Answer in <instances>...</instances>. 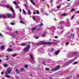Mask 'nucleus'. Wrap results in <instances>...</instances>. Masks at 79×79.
Masks as SVG:
<instances>
[{"mask_svg":"<svg viewBox=\"0 0 79 79\" xmlns=\"http://www.w3.org/2000/svg\"><path fill=\"white\" fill-rule=\"evenodd\" d=\"M30 45H27V48H25L24 49V50L27 52L29 50V49H30Z\"/></svg>","mask_w":79,"mask_h":79,"instance_id":"obj_4","label":"nucleus"},{"mask_svg":"<svg viewBox=\"0 0 79 79\" xmlns=\"http://www.w3.org/2000/svg\"><path fill=\"white\" fill-rule=\"evenodd\" d=\"M24 67H25V68H27V67H28V65H26L24 66Z\"/></svg>","mask_w":79,"mask_h":79,"instance_id":"obj_22","label":"nucleus"},{"mask_svg":"<svg viewBox=\"0 0 79 79\" xmlns=\"http://www.w3.org/2000/svg\"><path fill=\"white\" fill-rule=\"evenodd\" d=\"M10 9L12 11H13V12H15V10H14L13 9V7H10Z\"/></svg>","mask_w":79,"mask_h":79,"instance_id":"obj_12","label":"nucleus"},{"mask_svg":"<svg viewBox=\"0 0 79 79\" xmlns=\"http://www.w3.org/2000/svg\"><path fill=\"white\" fill-rule=\"evenodd\" d=\"M31 58V60H33V59L34 58V57H33V55L31 54H30Z\"/></svg>","mask_w":79,"mask_h":79,"instance_id":"obj_8","label":"nucleus"},{"mask_svg":"<svg viewBox=\"0 0 79 79\" xmlns=\"http://www.w3.org/2000/svg\"><path fill=\"white\" fill-rule=\"evenodd\" d=\"M24 69L23 68H22L20 69L21 71H24Z\"/></svg>","mask_w":79,"mask_h":79,"instance_id":"obj_23","label":"nucleus"},{"mask_svg":"<svg viewBox=\"0 0 79 79\" xmlns=\"http://www.w3.org/2000/svg\"><path fill=\"white\" fill-rule=\"evenodd\" d=\"M66 15L67 14L66 13H63L62 14V16H66Z\"/></svg>","mask_w":79,"mask_h":79,"instance_id":"obj_13","label":"nucleus"},{"mask_svg":"<svg viewBox=\"0 0 79 79\" xmlns=\"http://www.w3.org/2000/svg\"><path fill=\"white\" fill-rule=\"evenodd\" d=\"M36 29V28L35 27H34L32 28V30L33 31H34V30H35V29Z\"/></svg>","mask_w":79,"mask_h":79,"instance_id":"obj_26","label":"nucleus"},{"mask_svg":"<svg viewBox=\"0 0 79 79\" xmlns=\"http://www.w3.org/2000/svg\"><path fill=\"white\" fill-rule=\"evenodd\" d=\"M66 45H69V42H67L66 43Z\"/></svg>","mask_w":79,"mask_h":79,"instance_id":"obj_34","label":"nucleus"},{"mask_svg":"<svg viewBox=\"0 0 79 79\" xmlns=\"http://www.w3.org/2000/svg\"><path fill=\"white\" fill-rule=\"evenodd\" d=\"M37 30V31H39V30L40 31V28L39 29H38Z\"/></svg>","mask_w":79,"mask_h":79,"instance_id":"obj_53","label":"nucleus"},{"mask_svg":"<svg viewBox=\"0 0 79 79\" xmlns=\"http://www.w3.org/2000/svg\"><path fill=\"white\" fill-rule=\"evenodd\" d=\"M78 62H75L74 63V64H77Z\"/></svg>","mask_w":79,"mask_h":79,"instance_id":"obj_28","label":"nucleus"},{"mask_svg":"<svg viewBox=\"0 0 79 79\" xmlns=\"http://www.w3.org/2000/svg\"><path fill=\"white\" fill-rule=\"evenodd\" d=\"M49 79H53V78H52V77H49Z\"/></svg>","mask_w":79,"mask_h":79,"instance_id":"obj_51","label":"nucleus"},{"mask_svg":"<svg viewBox=\"0 0 79 79\" xmlns=\"http://www.w3.org/2000/svg\"><path fill=\"white\" fill-rule=\"evenodd\" d=\"M46 71H49V70H50V69H46Z\"/></svg>","mask_w":79,"mask_h":79,"instance_id":"obj_41","label":"nucleus"},{"mask_svg":"<svg viewBox=\"0 0 79 79\" xmlns=\"http://www.w3.org/2000/svg\"><path fill=\"white\" fill-rule=\"evenodd\" d=\"M13 3L15 4V5H18V3H16V1H13Z\"/></svg>","mask_w":79,"mask_h":79,"instance_id":"obj_20","label":"nucleus"},{"mask_svg":"<svg viewBox=\"0 0 79 79\" xmlns=\"http://www.w3.org/2000/svg\"><path fill=\"white\" fill-rule=\"evenodd\" d=\"M0 35L2 36V35L0 33Z\"/></svg>","mask_w":79,"mask_h":79,"instance_id":"obj_56","label":"nucleus"},{"mask_svg":"<svg viewBox=\"0 0 79 79\" xmlns=\"http://www.w3.org/2000/svg\"><path fill=\"white\" fill-rule=\"evenodd\" d=\"M1 74L2 75H3V74H4V72H2L1 73Z\"/></svg>","mask_w":79,"mask_h":79,"instance_id":"obj_42","label":"nucleus"},{"mask_svg":"<svg viewBox=\"0 0 79 79\" xmlns=\"http://www.w3.org/2000/svg\"><path fill=\"white\" fill-rule=\"evenodd\" d=\"M35 14H36V13H35V12L34 11L33 12V14L34 15H35Z\"/></svg>","mask_w":79,"mask_h":79,"instance_id":"obj_44","label":"nucleus"},{"mask_svg":"<svg viewBox=\"0 0 79 79\" xmlns=\"http://www.w3.org/2000/svg\"><path fill=\"white\" fill-rule=\"evenodd\" d=\"M11 37H12L13 38L15 37V35L14 34H13L12 35H11Z\"/></svg>","mask_w":79,"mask_h":79,"instance_id":"obj_17","label":"nucleus"},{"mask_svg":"<svg viewBox=\"0 0 79 79\" xmlns=\"http://www.w3.org/2000/svg\"><path fill=\"white\" fill-rule=\"evenodd\" d=\"M6 58H8V56H6Z\"/></svg>","mask_w":79,"mask_h":79,"instance_id":"obj_58","label":"nucleus"},{"mask_svg":"<svg viewBox=\"0 0 79 79\" xmlns=\"http://www.w3.org/2000/svg\"><path fill=\"white\" fill-rule=\"evenodd\" d=\"M45 34H43V37H45Z\"/></svg>","mask_w":79,"mask_h":79,"instance_id":"obj_36","label":"nucleus"},{"mask_svg":"<svg viewBox=\"0 0 79 79\" xmlns=\"http://www.w3.org/2000/svg\"><path fill=\"white\" fill-rule=\"evenodd\" d=\"M55 39H57V38H58V36H55Z\"/></svg>","mask_w":79,"mask_h":79,"instance_id":"obj_46","label":"nucleus"},{"mask_svg":"<svg viewBox=\"0 0 79 79\" xmlns=\"http://www.w3.org/2000/svg\"><path fill=\"white\" fill-rule=\"evenodd\" d=\"M13 49L11 48H8L7 49V51L8 52H13Z\"/></svg>","mask_w":79,"mask_h":79,"instance_id":"obj_5","label":"nucleus"},{"mask_svg":"<svg viewBox=\"0 0 79 79\" xmlns=\"http://www.w3.org/2000/svg\"><path fill=\"white\" fill-rule=\"evenodd\" d=\"M9 60V58H7V59H6V60Z\"/></svg>","mask_w":79,"mask_h":79,"instance_id":"obj_55","label":"nucleus"},{"mask_svg":"<svg viewBox=\"0 0 79 79\" xmlns=\"http://www.w3.org/2000/svg\"><path fill=\"white\" fill-rule=\"evenodd\" d=\"M43 63L44 65H46V64L45 63V62H44V61H43Z\"/></svg>","mask_w":79,"mask_h":79,"instance_id":"obj_25","label":"nucleus"},{"mask_svg":"<svg viewBox=\"0 0 79 79\" xmlns=\"http://www.w3.org/2000/svg\"><path fill=\"white\" fill-rule=\"evenodd\" d=\"M1 17H2V15H0V18H1Z\"/></svg>","mask_w":79,"mask_h":79,"instance_id":"obj_60","label":"nucleus"},{"mask_svg":"<svg viewBox=\"0 0 79 79\" xmlns=\"http://www.w3.org/2000/svg\"><path fill=\"white\" fill-rule=\"evenodd\" d=\"M64 23V22L61 21L60 23V24H63Z\"/></svg>","mask_w":79,"mask_h":79,"instance_id":"obj_32","label":"nucleus"},{"mask_svg":"<svg viewBox=\"0 0 79 79\" xmlns=\"http://www.w3.org/2000/svg\"><path fill=\"white\" fill-rule=\"evenodd\" d=\"M10 24H11V25H15V23H10Z\"/></svg>","mask_w":79,"mask_h":79,"instance_id":"obj_38","label":"nucleus"},{"mask_svg":"<svg viewBox=\"0 0 79 79\" xmlns=\"http://www.w3.org/2000/svg\"><path fill=\"white\" fill-rule=\"evenodd\" d=\"M13 71V68L12 67H10L7 69V71L5 72V75H8L11 73Z\"/></svg>","mask_w":79,"mask_h":79,"instance_id":"obj_1","label":"nucleus"},{"mask_svg":"<svg viewBox=\"0 0 79 79\" xmlns=\"http://www.w3.org/2000/svg\"><path fill=\"white\" fill-rule=\"evenodd\" d=\"M19 11H20V12H21V9H19Z\"/></svg>","mask_w":79,"mask_h":79,"instance_id":"obj_48","label":"nucleus"},{"mask_svg":"<svg viewBox=\"0 0 79 79\" xmlns=\"http://www.w3.org/2000/svg\"><path fill=\"white\" fill-rule=\"evenodd\" d=\"M39 38V36H37L35 37V39H38Z\"/></svg>","mask_w":79,"mask_h":79,"instance_id":"obj_33","label":"nucleus"},{"mask_svg":"<svg viewBox=\"0 0 79 79\" xmlns=\"http://www.w3.org/2000/svg\"><path fill=\"white\" fill-rule=\"evenodd\" d=\"M6 77H7V78H10V76L8 75H6Z\"/></svg>","mask_w":79,"mask_h":79,"instance_id":"obj_18","label":"nucleus"},{"mask_svg":"<svg viewBox=\"0 0 79 79\" xmlns=\"http://www.w3.org/2000/svg\"><path fill=\"white\" fill-rule=\"evenodd\" d=\"M11 56L13 57H14L15 56H17V54H15L14 55H12Z\"/></svg>","mask_w":79,"mask_h":79,"instance_id":"obj_15","label":"nucleus"},{"mask_svg":"<svg viewBox=\"0 0 79 79\" xmlns=\"http://www.w3.org/2000/svg\"><path fill=\"white\" fill-rule=\"evenodd\" d=\"M27 45V44H22V46H25Z\"/></svg>","mask_w":79,"mask_h":79,"instance_id":"obj_30","label":"nucleus"},{"mask_svg":"<svg viewBox=\"0 0 79 79\" xmlns=\"http://www.w3.org/2000/svg\"><path fill=\"white\" fill-rule=\"evenodd\" d=\"M20 23H24V22H23V21H20Z\"/></svg>","mask_w":79,"mask_h":79,"instance_id":"obj_37","label":"nucleus"},{"mask_svg":"<svg viewBox=\"0 0 79 79\" xmlns=\"http://www.w3.org/2000/svg\"><path fill=\"white\" fill-rule=\"evenodd\" d=\"M2 60H1V59H0V63H2Z\"/></svg>","mask_w":79,"mask_h":79,"instance_id":"obj_49","label":"nucleus"},{"mask_svg":"<svg viewBox=\"0 0 79 79\" xmlns=\"http://www.w3.org/2000/svg\"><path fill=\"white\" fill-rule=\"evenodd\" d=\"M23 13L24 14H26V11H25V10L24 9L23 10Z\"/></svg>","mask_w":79,"mask_h":79,"instance_id":"obj_31","label":"nucleus"},{"mask_svg":"<svg viewBox=\"0 0 79 79\" xmlns=\"http://www.w3.org/2000/svg\"><path fill=\"white\" fill-rule=\"evenodd\" d=\"M4 66L5 67H8V65L7 64H4Z\"/></svg>","mask_w":79,"mask_h":79,"instance_id":"obj_21","label":"nucleus"},{"mask_svg":"<svg viewBox=\"0 0 79 79\" xmlns=\"http://www.w3.org/2000/svg\"><path fill=\"white\" fill-rule=\"evenodd\" d=\"M15 71L17 73V74H19V70H18V69H16L15 70Z\"/></svg>","mask_w":79,"mask_h":79,"instance_id":"obj_9","label":"nucleus"},{"mask_svg":"<svg viewBox=\"0 0 79 79\" xmlns=\"http://www.w3.org/2000/svg\"><path fill=\"white\" fill-rule=\"evenodd\" d=\"M38 45H42V44H38Z\"/></svg>","mask_w":79,"mask_h":79,"instance_id":"obj_62","label":"nucleus"},{"mask_svg":"<svg viewBox=\"0 0 79 79\" xmlns=\"http://www.w3.org/2000/svg\"><path fill=\"white\" fill-rule=\"evenodd\" d=\"M2 16L3 17V18H4V19H5L6 18V16L4 15H2Z\"/></svg>","mask_w":79,"mask_h":79,"instance_id":"obj_14","label":"nucleus"},{"mask_svg":"<svg viewBox=\"0 0 79 79\" xmlns=\"http://www.w3.org/2000/svg\"><path fill=\"white\" fill-rule=\"evenodd\" d=\"M44 41H41L39 42L40 44H46L47 45H50L51 44H53V43H50V42L48 41L47 43H44Z\"/></svg>","mask_w":79,"mask_h":79,"instance_id":"obj_2","label":"nucleus"},{"mask_svg":"<svg viewBox=\"0 0 79 79\" xmlns=\"http://www.w3.org/2000/svg\"><path fill=\"white\" fill-rule=\"evenodd\" d=\"M71 35H73V37H74V34H73L72 33H71Z\"/></svg>","mask_w":79,"mask_h":79,"instance_id":"obj_39","label":"nucleus"},{"mask_svg":"<svg viewBox=\"0 0 79 79\" xmlns=\"http://www.w3.org/2000/svg\"><path fill=\"white\" fill-rule=\"evenodd\" d=\"M5 48V46L3 45H2L1 46V50H3L4 48Z\"/></svg>","mask_w":79,"mask_h":79,"instance_id":"obj_11","label":"nucleus"},{"mask_svg":"<svg viewBox=\"0 0 79 79\" xmlns=\"http://www.w3.org/2000/svg\"><path fill=\"white\" fill-rule=\"evenodd\" d=\"M17 33H18V31H16V33L17 34Z\"/></svg>","mask_w":79,"mask_h":79,"instance_id":"obj_57","label":"nucleus"},{"mask_svg":"<svg viewBox=\"0 0 79 79\" xmlns=\"http://www.w3.org/2000/svg\"><path fill=\"white\" fill-rule=\"evenodd\" d=\"M54 50V48H52L51 49V51H53V50Z\"/></svg>","mask_w":79,"mask_h":79,"instance_id":"obj_47","label":"nucleus"},{"mask_svg":"<svg viewBox=\"0 0 79 79\" xmlns=\"http://www.w3.org/2000/svg\"><path fill=\"white\" fill-rule=\"evenodd\" d=\"M74 16V15H73V16L71 18H72V19H73V18Z\"/></svg>","mask_w":79,"mask_h":79,"instance_id":"obj_45","label":"nucleus"},{"mask_svg":"<svg viewBox=\"0 0 79 79\" xmlns=\"http://www.w3.org/2000/svg\"><path fill=\"white\" fill-rule=\"evenodd\" d=\"M60 68V65H58L56 68L54 69H52L51 70V71H52V72H53V71H57V70H58V69L59 68Z\"/></svg>","mask_w":79,"mask_h":79,"instance_id":"obj_3","label":"nucleus"},{"mask_svg":"<svg viewBox=\"0 0 79 79\" xmlns=\"http://www.w3.org/2000/svg\"><path fill=\"white\" fill-rule=\"evenodd\" d=\"M68 2H69L70 1V0H67Z\"/></svg>","mask_w":79,"mask_h":79,"instance_id":"obj_61","label":"nucleus"},{"mask_svg":"<svg viewBox=\"0 0 79 79\" xmlns=\"http://www.w3.org/2000/svg\"><path fill=\"white\" fill-rule=\"evenodd\" d=\"M53 40V41H56V40Z\"/></svg>","mask_w":79,"mask_h":79,"instance_id":"obj_59","label":"nucleus"},{"mask_svg":"<svg viewBox=\"0 0 79 79\" xmlns=\"http://www.w3.org/2000/svg\"><path fill=\"white\" fill-rule=\"evenodd\" d=\"M76 13H77V14L79 13V10L76 11Z\"/></svg>","mask_w":79,"mask_h":79,"instance_id":"obj_35","label":"nucleus"},{"mask_svg":"<svg viewBox=\"0 0 79 79\" xmlns=\"http://www.w3.org/2000/svg\"><path fill=\"white\" fill-rule=\"evenodd\" d=\"M33 19L34 21H35V17H33Z\"/></svg>","mask_w":79,"mask_h":79,"instance_id":"obj_29","label":"nucleus"},{"mask_svg":"<svg viewBox=\"0 0 79 79\" xmlns=\"http://www.w3.org/2000/svg\"><path fill=\"white\" fill-rule=\"evenodd\" d=\"M36 11L37 15H39V11L38 10H36Z\"/></svg>","mask_w":79,"mask_h":79,"instance_id":"obj_16","label":"nucleus"},{"mask_svg":"<svg viewBox=\"0 0 79 79\" xmlns=\"http://www.w3.org/2000/svg\"><path fill=\"white\" fill-rule=\"evenodd\" d=\"M25 7H27V6L26 4H25Z\"/></svg>","mask_w":79,"mask_h":79,"instance_id":"obj_54","label":"nucleus"},{"mask_svg":"<svg viewBox=\"0 0 79 79\" xmlns=\"http://www.w3.org/2000/svg\"><path fill=\"white\" fill-rule=\"evenodd\" d=\"M43 23H42L40 24L39 25V27H42L43 26Z\"/></svg>","mask_w":79,"mask_h":79,"instance_id":"obj_19","label":"nucleus"},{"mask_svg":"<svg viewBox=\"0 0 79 79\" xmlns=\"http://www.w3.org/2000/svg\"><path fill=\"white\" fill-rule=\"evenodd\" d=\"M60 51L58 50V51H57V52H55V54L56 55H58V54L60 53Z\"/></svg>","mask_w":79,"mask_h":79,"instance_id":"obj_6","label":"nucleus"},{"mask_svg":"<svg viewBox=\"0 0 79 79\" xmlns=\"http://www.w3.org/2000/svg\"><path fill=\"white\" fill-rule=\"evenodd\" d=\"M17 8H19V6L17 5Z\"/></svg>","mask_w":79,"mask_h":79,"instance_id":"obj_52","label":"nucleus"},{"mask_svg":"<svg viewBox=\"0 0 79 79\" xmlns=\"http://www.w3.org/2000/svg\"><path fill=\"white\" fill-rule=\"evenodd\" d=\"M28 13H29L30 14V15H31V12L30 11H29V10H28Z\"/></svg>","mask_w":79,"mask_h":79,"instance_id":"obj_24","label":"nucleus"},{"mask_svg":"<svg viewBox=\"0 0 79 79\" xmlns=\"http://www.w3.org/2000/svg\"><path fill=\"white\" fill-rule=\"evenodd\" d=\"M61 7V6H59L57 7V8H60Z\"/></svg>","mask_w":79,"mask_h":79,"instance_id":"obj_40","label":"nucleus"},{"mask_svg":"<svg viewBox=\"0 0 79 79\" xmlns=\"http://www.w3.org/2000/svg\"><path fill=\"white\" fill-rule=\"evenodd\" d=\"M63 32H64V31H61V34H62V33H63Z\"/></svg>","mask_w":79,"mask_h":79,"instance_id":"obj_50","label":"nucleus"},{"mask_svg":"<svg viewBox=\"0 0 79 79\" xmlns=\"http://www.w3.org/2000/svg\"><path fill=\"white\" fill-rule=\"evenodd\" d=\"M75 10V9H72L71 10H70V11H74V10Z\"/></svg>","mask_w":79,"mask_h":79,"instance_id":"obj_27","label":"nucleus"},{"mask_svg":"<svg viewBox=\"0 0 79 79\" xmlns=\"http://www.w3.org/2000/svg\"><path fill=\"white\" fill-rule=\"evenodd\" d=\"M6 7L7 8H9V7H10V6H6Z\"/></svg>","mask_w":79,"mask_h":79,"instance_id":"obj_43","label":"nucleus"},{"mask_svg":"<svg viewBox=\"0 0 79 79\" xmlns=\"http://www.w3.org/2000/svg\"><path fill=\"white\" fill-rule=\"evenodd\" d=\"M30 2L32 3L33 4V5H35V2L32 0H29Z\"/></svg>","mask_w":79,"mask_h":79,"instance_id":"obj_7","label":"nucleus"},{"mask_svg":"<svg viewBox=\"0 0 79 79\" xmlns=\"http://www.w3.org/2000/svg\"><path fill=\"white\" fill-rule=\"evenodd\" d=\"M57 28H59V26H58V27H57Z\"/></svg>","mask_w":79,"mask_h":79,"instance_id":"obj_64","label":"nucleus"},{"mask_svg":"<svg viewBox=\"0 0 79 79\" xmlns=\"http://www.w3.org/2000/svg\"><path fill=\"white\" fill-rule=\"evenodd\" d=\"M7 15V18H10V17H11V15L10 14H8Z\"/></svg>","mask_w":79,"mask_h":79,"instance_id":"obj_10","label":"nucleus"},{"mask_svg":"<svg viewBox=\"0 0 79 79\" xmlns=\"http://www.w3.org/2000/svg\"><path fill=\"white\" fill-rule=\"evenodd\" d=\"M51 2H52V0H51Z\"/></svg>","mask_w":79,"mask_h":79,"instance_id":"obj_63","label":"nucleus"}]
</instances>
